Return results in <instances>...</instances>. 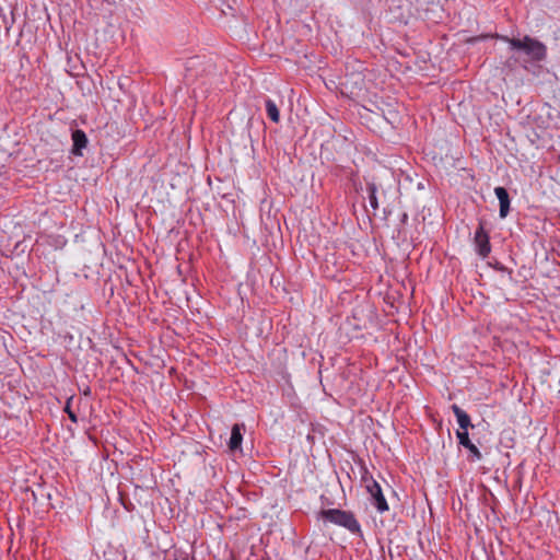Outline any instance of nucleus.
Masks as SVG:
<instances>
[{
    "label": "nucleus",
    "mask_w": 560,
    "mask_h": 560,
    "mask_svg": "<svg viewBox=\"0 0 560 560\" xmlns=\"http://www.w3.org/2000/svg\"><path fill=\"white\" fill-rule=\"evenodd\" d=\"M499 38L510 45L511 50L523 51L529 61L541 62L547 58V47L540 40L525 35L523 38H510L499 36Z\"/></svg>",
    "instance_id": "1"
},
{
    "label": "nucleus",
    "mask_w": 560,
    "mask_h": 560,
    "mask_svg": "<svg viewBox=\"0 0 560 560\" xmlns=\"http://www.w3.org/2000/svg\"><path fill=\"white\" fill-rule=\"evenodd\" d=\"M494 194L500 203V218H505L510 212V196L504 187H495Z\"/></svg>",
    "instance_id": "8"
},
{
    "label": "nucleus",
    "mask_w": 560,
    "mask_h": 560,
    "mask_svg": "<svg viewBox=\"0 0 560 560\" xmlns=\"http://www.w3.org/2000/svg\"><path fill=\"white\" fill-rule=\"evenodd\" d=\"M366 191H368V198H369L370 206L374 211H376L380 207L376 184L368 183Z\"/></svg>",
    "instance_id": "11"
},
{
    "label": "nucleus",
    "mask_w": 560,
    "mask_h": 560,
    "mask_svg": "<svg viewBox=\"0 0 560 560\" xmlns=\"http://www.w3.org/2000/svg\"><path fill=\"white\" fill-rule=\"evenodd\" d=\"M265 106L267 116L272 122L278 124L280 121V112L276 102L268 97L265 100Z\"/></svg>",
    "instance_id": "10"
},
{
    "label": "nucleus",
    "mask_w": 560,
    "mask_h": 560,
    "mask_svg": "<svg viewBox=\"0 0 560 560\" xmlns=\"http://www.w3.org/2000/svg\"><path fill=\"white\" fill-rule=\"evenodd\" d=\"M71 138H72V142H73L72 150H71L72 154H74L77 156H81L82 150L86 148L88 142H89L85 132L81 129H75L72 131Z\"/></svg>",
    "instance_id": "6"
},
{
    "label": "nucleus",
    "mask_w": 560,
    "mask_h": 560,
    "mask_svg": "<svg viewBox=\"0 0 560 560\" xmlns=\"http://www.w3.org/2000/svg\"><path fill=\"white\" fill-rule=\"evenodd\" d=\"M244 431H245L244 423H235L232 427L231 436H230V441H229V447L231 451L241 450Z\"/></svg>",
    "instance_id": "7"
},
{
    "label": "nucleus",
    "mask_w": 560,
    "mask_h": 560,
    "mask_svg": "<svg viewBox=\"0 0 560 560\" xmlns=\"http://www.w3.org/2000/svg\"><path fill=\"white\" fill-rule=\"evenodd\" d=\"M452 411L454 412V415H455V417L457 419V423L459 425V430L458 431L468 432V428L472 427L471 422H470V417L468 416V413L466 411H464L457 405H453L452 406Z\"/></svg>",
    "instance_id": "9"
},
{
    "label": "nucleus",
    "mask_w": 560,
    "mask_h": 560,
    "mask_svg": "<svg viewBox=\"0 0 560 560\" xmlns=\"http://www.w3.org/2000/svg\"><path fill=\"white\" fill-rule=\"evenodd\" d=\"M456 436L458 439V443L470 452V455L468 457L470 462H477L482 458V455L478 447L474 443H471L468 432L457 431Z\"/></svg>",
    "instance_id": "5"
},
{
    "label": "nucleus",
    "mask_w": 560,
    "mask_h": 560,
    "mask_svg": "<svg viewBox=\"0 0 560 560\" xmlns=\"http://www.w3.org/2000/svg\"><path fill=\"white\" fill-rule=\"evenodd\" d=\"M361 482L370 494L371 502L377 511L381 513L388 511V504L383 494L381 485L373 478L366 467L362 469Z\"/></svg>",
    "instance_id": "3"
},
{
    "label": "nucleus",
    "mask_w": 560,
    "mask_h": 560,
    "mask_svg": "<svg viewBox=\"0 0 560 560\" xmlns=\"http://www.w3.org/2000/svg\"><path fill=\"white\" fill-rule=\"evenodd\" d=\"M318 518L345 527L353 534L359 533L361 530L359 522L355 520L354 515L349 511H343L339 509L322 510L318 513Z\"/></svg>",
    "instance_id": "2"
},
{
    "label": "nucleus",
    "mask_w": 560,
    "mask_h": 560,
    "mask_svg": "<svg viewBox=\"0 0 560 560\" xmlns=\"http://www.w3.org/2000/svg\"><path fill=\"white\" fill-rule=\"evenodd\" d=\"M167 560H188V559H187V557H185V556H184V557H182V558H177V557H175V558H173V559H171V558H170V559H167Z\"/></svg>",
    "instance_id": "13"
},
{
    "label": "nucleus",
    "mask_w": 560,
    "mask_h": 560,
    "mask_svg": "<svg viewBox=\"0 0 560 560\" xmlns=\"http://www.w3.org/2000/svg\"><path fill=\"white\" fill-rule=\"evenodd\" d=\"M72 399H73V397L68 398V400L66 402V406H65V412H67L69 419L73 423H77L78 422V417H77L75 412L72 411V409H71V401H72Z\"/></svg>",
    "instance_id": "12"
},
{
    "label": "nucleus",
    "mask_w": 560,
    "mask_h": 560,
    "mask_svg": "<svg viewBox=\"0 0 560 560\" xmlns=\"http://www.w3.org/2000/svg\"><path fill=\"white\" fill-rule=\"evenodd\" d=\"M474 244L477 254L481 258H487L491 253L490 236L485 230L483 222L480 221L478 228L475 231Z\"/></svg>",
    "instance_id": "4"
}]
</instances>
